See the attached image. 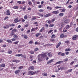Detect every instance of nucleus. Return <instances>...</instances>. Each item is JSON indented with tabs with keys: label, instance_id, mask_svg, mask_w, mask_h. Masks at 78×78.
<instances>
[{
	"label": "nucleus",
	"instance_id": "1",
	"mask_svg": "<svg viewBox=\"0 0 78 78\" xmlns=\"http://www.w3.org/2000/svg\"><path fill=\"white\" fill-rule=\"evenodd\" d=\"M33 71H30L28 72V75H34L35 74H36V71H35L34 72H33Z\"/></svg>",
	"mask_w": 78,
	"mask_h": 78
},
{
	"label": "nucleus",
	"instance_id": "2",
	"mask_svg": "<svg viewBox=\"0 0 78 78\" xmlns=\"http://www.w3.org/2000/svg\"><path fill=\"white\" fill-rule=\"evenodd\" d=\"M41 54H39L38 55V60L39 62H41L43 61V58L41 56Z\"/></svg>",
	"mask_w": 78,
	"mask_h": 78
},
{
	"label": "nucleus",
	"instance_id": "3",
	"mask_svg": "<svg viewBox=\"0 0 78 78\" xmlns=\"http://www.w3.org/2000/svg\"><path fill=\"white\" fill-rule=\"evenodd\" d=\"M15 56H18V57H20L21 56V58H23L24 57V55H22V54H16Z\"/></svg>",
	"mask_w": 78,
	"mask_h": 78
},
{
	"label": "nucleus",
	"instance_id": "4",
	"mask_svg": "<svg viewBox=\"0 0 78 78\" xmlns=\"http://www.w3.org/2000/svg\"><path fill=\"white\" fill-rule=\"evenodd\" d=\"M9 28V24H6L5 26H3V28L4 29H8Z\"/></svg>",
	"mask_w": 78,
	"mask_h": 78
},
{
	"label": "nucleus",
	"instance_id": "5",
	"mask_svg": "<svg viewBox=\"0 0 78 78\" xmlns=\"http://www.w3.org/2000/svg\"><path fill=\"white\" fill-rule=\"evenodd\" d=\"M41 56L42 57V58H45L46 56H47V53H44V54H42L41 55Z\"/></svg>",
	"mask_w": 78,
	"mask_h": 78
},
{
	"label": "nucleus",
	"instance_id": "6",
	"mask_svg": "<svg viewBox=\"0 0 78 78\" xmlns=\"http://www.w3.org/2000/svg\"><path fill=\"white\" fill-rule=\"evenodd\" d=\"M6 15L7 16H10L11 15V13L10 12V11H9V10H8L6 11Z\"/></svg>",
	"mask_w": 78,
	"mask_h": 78
},
{
	"label": "nucleus",
	"instance_id": "7",
	"mask_svg": "<svg viewBox=\"0 0 78 78\" xmlns=\"http://www.w3.org/2000/svg\"><path fill=\"white\" fill-rule=\"evenodd\" d=\"M61 42L59 41L56 46V48H58L61 45Z\"/></svg>",
	"mask_w": 78,
	"mask_h": 78
},
{
	"label": "nucleus",
	"instance_id": "8",
	"mask_svg": "<svg viewBox=\"0 0 78 78\" xmlns=\"http://www.w3.org/2000/svg\"><path fill=\"white\" fill-rule=\"evenodd\" d=\"M20 62V60L17 59H14L13 60H12V62H16V63L17 62Z\"/></svg>",
	"mask_w": 78,
	"mask_h": 78
},
{
	"label": "nucleus",
	"instance_id": "9",
	"mask_svg": "<svg viewBox=\"0 0 78 78\" xmlns=\"http://www.w3.org/2000/svg\"><path fill=\"white\" fill-rule=\"evenodd\" d=\"M50 15H51V13L47 14L44 16V17H48L50 16Z\"/></svg>",
	"mask_w": 78,
	"mask_h": 78
},
{
	"label": "nucleus",
	"instance_id": "10",
	"mask_svg": "<svg viewBox=\"0 0 78 78\" xmlns=\"http://www.w3.org/2000/svg\"><path fill=\"white\" fill-rule=\"evenodd\" d=\"M30 69H31V70H34V66H32L30 67L29 68L28 70H30Z\"/></svg>",
	"mask_w": 78,
	"mask_h": 78
},
{
	"label": "nucleus",
	"instance_id": "11",
	"mask_svg": "<svg viewBox=\"0 0 78 78\" xmlns=\"http://www.w3.org/2000/svg\"><path fill=\"white\" fill-rule=\"evenodd\" d=\"M16 32H17V29H13L11 31V33H16Z\"/></svg>",
	"mask_w": 78,
	"mask_h": 78
},
{
	"label": "nucleus",
	"instance_id": "12",
	"mask_svg": "<svg viewBox=\"0 0 78 78\" xmlns=\"http://www.w3.org/2000/svg\"><path fill=\"white\" fill-rule=\"evenodd\" d=\"M54 61V59H52L51 60H50L48 62H47V64H50V63H51V62H52Z\"/></svg>",
	"mask_w": 78,
	"mask_h": 78
},
{
	"label": "nucleus",
	"instance_id": "13",
	"mask_svg": "<svg viewBox=\"0 0 78 78\" xmlns=\"http://www.w3.org/2000/svg\"><path fill=\"white\" fill-rule=\"evenodd\" d=\"M13 37L16 40L18 39H19V38L18 37V36L17 35H15L13 36Z\"/></svg>",
	"mask_w": 78,
	"mask_h": 78
},
{
	"label": "nucleus",
	"instance_id": "14",
	"mask_svg": "<svg viewBox=\"0 0 78 78\" xmlns=\"http://www.w3.org/2000/svg\"><path fill=\"white\" fill-rule=\"evenodd\" d=\"M53 14H58L59 13V11L58 10L54 11L52 12Z\"/></svg>",
	"mask_w": 78,
	"mask_h": 78
},
{
	"label": "nucleus",
	"instance_id": "15",
	"mask_svg": "<svg viewBox=\"0 0 78 78\" xmlns=\"http://www.w3.org/2000/svg\"><path fill=\"white\" fill-rule=\"evenodd\" d=\"M14 21L15 22V23H17V22H19V19L17 18H16L14 20Z\"/></svg>",
	"mask_w": 78,
	"mask_h": 78
},
{
	"label": "nucleus",
	"instance_id": "16",
	"mask_svg": "<svg viewBox=\"0 0 78 78\" xmlns=\"http://www.w3.org/2000/svg\"><path fill=\"white\" fill-rule=\"evenodd\" d=\"M48 57L51 58V57L52 56V54H51V53L50 52L48 54Z\"/></svg>",
	"mask_w": 78,
	"mask_h": 78
},
{
	"label": "nucleus",
	"instance_id": "17",
	"mask_svg": "<svg viewBox=\"0 0 78 78\" xmlns=\"http://www.w3.org/2000/svg\"><path fill=\"white\" fill-rule=\"evenodd\" d=\"M78 35H76L74 36L73 37V39L74 40H76V37H78Z\"/></svg>",
	"mask_w": 78,
	"mask_h": 78
},
{
	"label": "nucleus",
	"instance_id": "18",
	"mask_svg": "<svg viewBox=\"0 0 78 78\" xmlns=\"http://www.w3.org/2000/svg\"><path fill=\"white\" fill-rule=\"evenodd\" d=\"M60 10L61 11V12H64L66 11V9H61Z\"/></svg>",
	"mask_w": 78,
	"mask_h": 78
},
{
	"label": "nucleus",
	"instance_id": "19",
	"mask_svg": "<svg viewBox=\"0 0 78 78\" xmlns=\"http://www.w3.org/2000/svg\"><path fill=\"white\" fill-rule=\"evenodd\" d=\"M66 35H64V34H62L60 35V37L61 38H63V37H66Z\"/></svg>",
	"mask_w": 78,
	"mask_h": 78
},
{
	"label": "nucleus",
	"instance_id": "20",
	"mask_svg": "<svg viewBox=\"0 0 78 78\" xmlns=\"http://www.w3.org/2000/svg\"><path fill=\"white\" fill-rule=\"evenodd\" d=\"M70 28V26L69 25H66L65 27L66 29H68Z\"/></svg>",
	"mask_w": 78,
	"mask_h": 78
},
{
	"label": "nucleus",
	"instance_id": "21",
	"mask_svg": "<svg viewBox=\"0 0 78 78\" xmlns=\"http://www.w3.org/2000/svg\"><path fill=\"white\" fill-rule=\"evenodd\" d=\"M69 22L70 21L69 20L67 19L64 22L65 23L67 24L68 23H69Z\"/></svg>",
	"mask_w": 78,
	"mask_h": 78
},
{
	"label": "nucleus",
	"instance_id": "22",
	"mask_svg": "<svg viewBox=\"0 0 78 78\" xmlns=\"http://www.w3.org/2000/svg\"><path fill=\"white\" fill-rule=\"evenodd\" d=\"M19 72H20V70H16L15 71V74H17V73H19Z\"/></svg>",
	"mask_w": 78,
	"mask_h": 78
},
{
	"label": "nucleus",
	"instance_id": "23",
	"mask_svg": "<svg viewBox=\"0 0 78 78\" xmlns=\"http://www.w3.org/2000/svg\"><path fill=\"white\" fill-rule=\"evenodd\" d=\"M5 66H6V65H5V64L4 63L2 64L1 65V67H5Z\"/></svg>",
	"mask_w": 78,
	"mask_h": 78
},
{
	"label": "nucleus",
	"instance_id": "24",
	"mask_svg": "<svg viewBox=\"0 0 78 78\" xmlns=\"http://www.w3.org/2000/svg\"><path fill=\"white\" fill-rule=\"evenodd\" d=\"M36 19H37V18H36V17L33 16V17H32L31 18V20H36Z\"/></svg>",
	"mask_w": 78,
	"mask_h": 78
},
{
	"label": "nucleus",
	"instance_id": "25",
	"mask_svg": "<svg viewBox=\"0 0 78 78\" xmlns=\"http://www.w3.org/2000/svg\"><path fill=\"white\" fill-rule=\"evenodd\" d=\"M6 42H8V43H10V42H11V43H12V41H11V40H9V39L7 40Z\"/></svg>",
	"mask_w": 78,
	"mask_h": 78
},
{
	"label": "nucleus",
	"instance_id": "26",
	"mask_svg": "<svg viewBox=\"0 0 78 78\" xmlns=\"http://www.w3.org/2000/svg\"><path fill=\"white\" fill-rule=\"evenodd\" d=\"M59 16L60 17H62L64 16V13H61L59 14Z\"/></svg>",
	"mask_w": 78,
	"mask_h": 78
},
{
	"label": "nucleus",
	"instance_id": "27",
	"mask_svg": "<svg viewBox=\"0 0 78 78\" xmlns=\"http://www.w3.org/2000/svg\"><path fill=\"white\" fill-rule=\"evenodd\" d=\"M42 75L43 76H47L48 74L47 73H43Z\"/></svg>",
	"mask_w": 78,
	"mask_h": 78
},
{
	"label": "nucleus",
	"instance_id": "28",
	"mask_svg": "<svg viewBox=\"0 0 78 78\" xmlns=\"http://www.w3.org/2000/svg\"><path fill=\"white\" fill-rule=\"evenodd\" d=\"M44 27H42L41 29L39 31L41 33V32H42V31H44Z\"/></svg>",
	"mask_w": 78,
	"mask_h": 78
},
{
	"label": "nucleus",
	"instance_id": "29",
	"mask_svg": "<svg viewBox=\"0 0 78 78\" xmlns=\"http://www.w3.org/2000/svg\"><path fill=\"white\" fill-rule=\"evenodd\" d=\"M28 4L29 5H32V2H31V1H29L28 2Z\"/></svg>",
	"mask_w": 78,
	"mask_h": 78
},
{
	"label": "nucleus",
	"instance_id": "30",
	"mask_svg": "<svg viewBox=\"0 0 78 78\" xmlns=\"http://www.w3.org/2000/svg\"><path fill=\"white\" fill-rule=\"evenodd\" d=\"M18 8H19L18 6H16L13 7V8L14 9H18Z\"/></svg>",
	"mask_w": 78,
	"mask_h": 78
},
{
	"label": "nucleus",
	"instance_id": "31",
	"mask_svg": "<svg viewBox=\"0 0 78 78\" xmlns=\"http://www.w3.org/2000/svg\"><path fill=\"white\" fill-rule=\"evenodd\" d=\"M41 33H38L35 35L36 37H37L39 35H40Z\"/></svg>",
	"mask_w": 78,
	"mask_h": 78
},
{
	"label": "nucleus",
	"instance_id": "32",
	"mask_svg": "<svg viewBox=\"0 0 78 78\" xmlns=\"http://www.w3.org/2000/svg\"><path fill=\"white\" fill-rule=\"evenodd\" d=\"M55 37H56V35L55 34H53L51 37L52 39V38H55Z\"/></svg>",
	"mask_w": 78,
	"mask_h": 78
},
{
	"label": "nucleus",
	"instance_id": "33",
	"mask_svg": "<svg viewBox=\"0 0 78 78\" xmlns=\"http://www.w3.org/2000/svg\"><path fill=\"white\" fill-rule=\"evenodd\" d=\"M47 9H50V10H51V9H52V8H51L50 7V6H48V7H47Z\"/></svg>",
	"mask_w": 78,
	"mask_h": 78
},
{
	"label": "nucleus",
	"instance_id": "34",
	"mask_svg": "<svg viewBox=\"0 0 78 78\" xmlns=\"http://www.w3.org/2000/svg\"><path fill=\"white\" fill-rule=\"evenodd\" d=\"M9 25L10 26V27H15V24H9Z\"/></svg>",
	"mask_w": 78,
	"mask_h": 78
},
{
	"label": "nucleus",
	"instance_id": "35",
	"mask_svg": "<svg viewBox=\"0 0 78 78\" xmlns=\"http://www.w3.org/2000/svg\"><path fill=\"white\" fill-rule=\"evenodd\" d=\"M30 53L31 55H33V54H34V51H31L30 52H29Z\"/></svg>",
	"mask_w": 78,
	"mask_h": 78
},
{
	"label": "nucleus",
	"instance_id": "36",
	"mask_svg": "<svg viewBox=\"0 0 78 78\" xmlns=\"http://www.w3.org/2000/svg\"><path fill=\"white\" fill-rule=\"evenodd\" d=\"M19 41H16L14 42L13 44H14L15 45H16V44H17L18 43H19Z\"/></svg>",
	"mask_w": 78,
	"mask_h": 78
},
{
	"label": "nucleus",
	"instance_id": "37",
	"mask_svg": "<svg viewBox=\"0 0 78 78\" xmlns=\"http://www.w3.org/2000/svg\"><path fill=\"white\" fill-rule=\"evenodd\" d=\"M24 19L25 20H27L28 19V16L27 15L25 16Z\"/></svg>",
	"mask_w": 78,
	"mask_h": 78
},
{
	"label": "nucleus",
	"instance_id": "38",
	"mask_svg": "<svg viewBox=\"0 0 78 78\" xmlns=\"http://www.w3.org/2000/svg\"><path fill=\"white\" fill-rule=\"evenodd\" d=\"M72 70H73V69H70L68 71L67 73H69L70 72H72Z\"/></svg>",
	"mask_w": 78,
	"mask_h": 78
},
{
	"label": "nucleus",
	"instance_id": "39",
	"mask_svg": "<svg viewBox=\"0 0 78 78\" xmlns=\"http://www.w3.org/2000/svg\"><path fill=\"white\" fill-rule=\"evenodd\" d=\"M12 53V51L11 50L9 51H8V53H9V54H11Z\"/></svg>",
	"mask_w": 78,
	"mask_h": 78
},
{
	"label": "nucleus",
	"instance_id": "40",
	"mask_svg": "<svg viewBox=\"0 0 78 78\" xmlns=\"http://www.w3.org/2000/svg\"><path fill=\"white\" fill-rule=\"evenodd\" d=\"M71 49L70 48H66L65 49V51H70Z\"/></svg>",
	"mask_w": 78,
	"mask_h": 78
},
{
	"label": "nucleus",
	"instance_id": "41",
	"mask_svg": "<svg viewBox=\"0 0 78 78\" xmlns=\"http://www.w3.org/2000/svg\"><path fill=\"white\" fill-rule=\"evenodd\" d=\"M23 66H20L18 68V69H23Z\"/></svg>",
	"mask_w": 78,
	"mask_h": 78
},
{
	"label": "nucleus",
	"instance_id": "42",
	"mask_svg": "<svg viewBox=\"0 0 78 78\" xmlns=\"http://www.w3.org/2000/svg\"><path fill=\"white\" fill-rule=\"evenodd\" d=\"M54 24H50L49 25V27H54Z\"/></svg>",
	"mask_w": 78,
	"mask_h": 78
},
{
	"label": "nucleus",
	"instance_id": "43",
	"mask_svg": "<svg viewBox=\"0 0 78 78\" xmlns=\"http://www.w3.org/2000/svg\"><path fill=\"white\" fill-rule=\"evenodd\" d=\"M26 8H27V7H26V6H25L23 8V11H25V10H26Z\"/></svg>",
	"mask_w": 78,
	"mask_h": 78
},
{
	"label": "nucleus",
	"instance_id": "44",
	"mask_svg": "<svg viewBox=\"0 0 78 78\" xmlns=\"http://www.w3.org/2000/svg\"><path fill=\"white\" fill-rule=\"evenodd\" d=\"M61 7L56 6L55 7V9H58L59 8H61Z\"/></svg>",
	"mask_w": 78,
	"mask_h": 78
},
{
	"label": "nucleus",
	"instance_id": "45",
	"mask_svg": "<svg viewBox=\"0 0 78 78\" xmlns=\"http://www.w3.org/2000/svg\"><path fill=\"white\" fill-rule=\"evenodd\" d=\"M53 31V30H51L49 31L48 32V34H50V33H51L52 31Z\"/></svg>",
	"mask_w": 78,
	"mask_h": 78
},
{
	"label": "nucleus",
	"instance_id": "46",
	"mask_svg": "<svg viewBox=\"0 0 78 78\" xmlns=\"http://www.w3.org/2000/svg\"><path fill=\"white\" fill-rule=\"evenodd\" d=\"M51 20H49L48 22V23H49V24H50V23H51Z\"/></svg>",
	"mask_w": 78,
	"mask_h": 78
},
{
	"label": "nucleus",
	"instance_id": "47",
	"mask_svg": "<svg viewBox=\"0 0 78 78\" xmlns=\"http://www.w3.org/2000/svg\"><path fill=\"white\" fill-rule=\"evenodd\" d=\"M55 18H54V19H52V20H51V22H52V23L53 22H54V21H55Z\"/></svg>",
	"mask_w": 78,
	"mask_h": 78
},
{
	"label": "nucleus",
	"instance_id": "48",
	"mask_svg": "<svg viewBox=\"0 0 78 78\" xmlns=\"http://www.w3.org/2000/svg\"><path fill=\"white\" fill-rule=\"evenodd\" d=\"M24 37L25 39H27V38H28V37H27V35H25L24 36Z\"/></svg>",
	"mask_w": 78,
	"mask_h": 78
},
{
	"label": "nucleus",
	"instance_id": "49",
	"mask_svg": "<svg viewBox=\"0 0 78 78\" xmlns=\"http://www.w3.org/2000/svg\"><path fill=\"white\" fill-rule=\"evenodd\" d=\"M32 43H33V42L32 41H30L29 42V44H31Z\"/></svg>",
	"mask_w": 78,
	"mask_h": 78
},
{
	"label": "nucleus",
	"instance_id": "50",
	"mask_svg": "<svg viewBox=\"0 0 78 78\" xmlns=\"http://www.w3.org/2000/svg\"><path fill=\"white\" fill-rule=\"evenodd\" d=\"M68 61V59L67 58H66L65 59L63 60L64 62H66Z\"/></svg>",
	"mask_w": 78,
	"mask_h": 78
},
{
	"label": "nucleus",
	"instance_id": "51",
	"mask_svg": "<svg viewBox=\"0 0 78 78\" xmlns=\"http://www.w3.org/2000/svg\"><path fill=\"white\" fill-rule=\"evenodd\" d=\"M38 50H39V48H37L35 49L34 51H37Z\"/></svg>",
	"mask_w": 78,
	"mask_h": 78
},
{
	"label": "nucleus",
	"instance_id": "52",
	"mask_svg": "<svg viewBox=\"0 0 78 78\" xmlns=\"http://www.w3.org/2000/svg\"><path fill=\"white\" fill-rule=\"evenodd\" d=\"M60 27H61V28H62L63 27V25L62 24H60L59 25Z\"/></svg>",
	"mask_w": 78,
	"mask_h": 78
},
{
	"label": "nucleus",
	"instance_id": "53",
	"mask_svg": "<svg viewBox=\"0 0 78 78\" xmlns=\"http://www.w3.org/2000/svg\"><path fill=\"white\" fill-rule=\"evenodd\" d=\"M39 16H41V17H43L44 16V15H43L42 14H39Z\"/></svg>",
	"mask_w": 78,
	"mask_h": 78
},
{
	"label": "nucleus",
	"instance_id": "54",
	"mask_svg": "<svg viewBox=\"0 0 78 78\" xmlns=\"http://www.w3.org/2000/svg\"><path fill=\"white\" fill-rule=\"evenodd\" d=\"M35 31V29L34 28H33L31 29V32H32L33 31Z\"/></svg>",
	"mask_w": 78,
	"mask_h": 78
},
{
	"label": "nucleus",
	"instance_id": "55",
	"mask_svg": "<svg viewBox=\"0 0 78 78\" xmlns=\"http://www.w3.org/2000/svg\"><path fill=\"white\" fill-rule=\"evenodd\" d=\"M11 40L12 41H16V40L15 38H12Z\"/></svg>",
	"mask_w": 78,
	"mask_h": 78
},
{
	"label": "nucleus",
	"instance_id": "56",
	"mask_svg": "<svg viewBox=\"0 0 78 78\" xmlns=\"http://www.w3.org/2000/svg\"><path fill=\"white\" fill-rule=\"evenodd\" d=\"M48 45H50V46L51 45H52V44H46L45 45V46H48Z\"/></svg>",
	"mask_w": 78,
	"mask_h": 78
},
{
	"label": "nucleus",
	"instance_id": "57",
	"mask_svg": "<svg viewBox=\"0 0 78 78\" xmlns=\"http://www.w3.org/2000/svg\"><path fill=\"white\" fill-rule=\"evenodd\" d=\"M17 3H19V4H22V2L21 1H18L17 2Z\"/></svg>",
	"mask_w": 78,
	"mask_h": 78
},
{
	"label": "nucleus",
	"instance_id": "58",
	"mask_svg": "<svg viewBox=\"0 0 78 78\" xmlns=\"http://www.w3.org/2000/svg\"><path fill=\"white\" fill-rule=\"evenodd\" d=\"M50 41H52V42H54V41H55V39H50Z\"/></svg>",
	"mask_w": 78,
	"mask_h": 78
},
{
	"label": "nucleus",
	"instance_id": "59",
	"mask_svg": "<svg viewBox=\"0 0 78 78\" xmlns=\"http://www.w3.org/2000/svg\"><path fill=\"white\" fill-rule=\"evenodd\" d=\"M39 11L41 12H44V10L42 9H41L39 10Z\"/></svg>",
	"mask_w": 78,
	"mask_h": 78
},
{
	"label": "nucleus",
	"instance_id": "60",
	"mask_svg": "<svg viewBox=\"0 0 78 78\" xmlns=\"http://www.w3.org/2000/svg\"><path fill=\"white\" fill-rule=\"evenodd\" d=\"M65 42L67 44H69V41H65Z\"/></svg>",
	"mask_w": 78,
	"mask_h": 78
},
{
	"label": "nucleus",
	"instance_id": "61",
	"mask_svg": "<svg viewBox=\"0 0 78 78\" xmlns=\"http://www.w3.org/2000/svg\"><path fill=\"white\" fill-rule=\"evenodd\" d=\"M8 18V16H6L5 17V18L4 19V20H5L6 19H7Z\"/></svg>",
	"mask_w": 78,
	"mask_h": 78
},
{
	"label": "nucleus",
	"instance_id": "62",
	"mask_svg": "<svg viewBox=\"0 0 78 78\" xmlns=\"http://www.w3.org/2000/svg\"><path fill=\"white\" fill-rule=\"evenodd\" d=\"M74 61H73L72 62H71L70 63V65H72V64L74 63Z\"/></svg>",
	"mask_w": 78,
	"mask_h": 78
},
{
	"label": "nucleus",
	"instance_id": "63",
	"mask_svg": "<svg viewBox=\"0 0 78 78\" xmlns=\"http://www.w3.org/2000/svg\"><path fill=\"white\" fill-rule=\"evenodd\" d=\"M62 54V52H59L58 53V55H61Z\"/></svg>",
	"mask_w": 78,
	"mask_h": 78
},
{
	"label": "nucleus",
	"instance_id": "64",
	"mask_svg": "<svg viewBox=\"0 0 78 78\" xmlns=\"http://www.w3.org/2000/svg\"><path fill=\"white\" fill-rule=\"evenodd\" d=\"M76 31L77 32H78V27H77L76 29Z\"/></svg>",
	"mask_w": 78,
	"mask_h": 78
}]
</instances>
